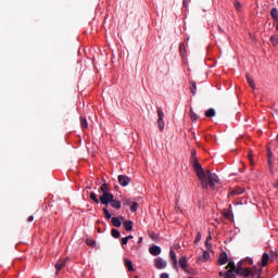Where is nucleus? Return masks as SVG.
Here are the masks:
<instances>
[{
  "instance_id": "obj_15",
  "label": "nucleus",
  "mask_w": 278,
  "mask_h": 278,
  "mask_svg": "<svg viewBox=\"0 0 278 278\" xmlns=\"http://www.w3.org/2000/svg\"><path fill=\"white\" fill-rule=\"evenodd\" d=\"M179 265L184 269L188 268V261L186 260V256H182V257L179 258Z\"/></svg>"
},
{
  "instance_id": "obj_23",
  "label": "nucleus",
  "mask_w": 278,
  "mask_h": 278,
  "mask_svg": "<svg viewBox=\"0 0 278 278\" xmlns=\"http://www.w3.org/2000/svg\"><path fill=\"white\" fill-rule=\"evenodd\" d=\"M225 268H226V270H231L232 273H235V270H236V263L229 262Z\"/></svg>"
},
{
  "instance_id": "obj_53",
  "label": "nucleus",
  "mask_w": 278,
  "mask_h": 278,
  "mask_svg": "<svg viewBox=\"0 0 278 278\" xmlns=\"http://www.w3.org/2000/svg\"><path fill=\"white\" fill-rule=\"evenodd\" d=\"M138 242H142V237L141 238H139V241Z\"/></svg>"
},
{
  "instance_id": "obj_33",
  "label": "nucleus",
  "mask_w": 278,
  "mask_h": 278,
  "mask_svg": "<svg viewBox=\"0 0 278 278\" xmlns=\"http://www.w3.org/2000/svg\"><path fill=\"white\" fill-rule=\"evenodd\" d=\"M235 8L238 12H240V10H242V3H240V1L236 0L235 1Z\"/></svg>"
},
{
  "instance_id": "obj_27",
  "label": "nucleus",
  "mask_w": 278,
  "mask_h": 278,
  "mask_svg": "<svg viewBox=\"0 0 278 278\" xmlns=\"http://www.w3.org/2000/svg\"><path fill=\"white\" fill-rule=\"evenodd\" d=\"M111 233H112V236H113L114 238H116V239L121 238V231H118L116 228H113V229L111 230Z\"/></svg>"
},
{
  "instance_id": "obj_42",
  "label": "nucleus",
  "mask_w": 278,
  "mask_h": 278,
  "mask_svg": "<svg viewBox=\"0 0 278 278\" xmlns=\"http://www.w3.org/2000/svg\"><path fill=\"white\" fill-rule=\"evenodd\" d=\"M27 223H34V216L30 215L28 218H27Z\"/></svg>"
},
{
  "instance_id": "obj_35",
  "label": "nucleus",
  "mask_w": 278,
  "mask_h": 278,
  "mask_svg": "<svg viewBox=\"0 0 278 278\" xmlns=\"http://www.w3.org/2000/svg\"><path fill=\"white\" fill-rule=\"evenodd\" d=\"M242 270H244V268H242V266H238V267H235V273L237 274V275H242Z\"/></svg>"
},
{
  "instance_id": "obj_26",
  "label": "nucleus",
  "mask_w": 278,
  "mask_h": 278,
  "mask_svg": "<svg viewBox=\"0 0 278 278\" xmlns=\"http://www.w3.org/2000/svg\"><path fill=\"white\" fill-rule=\"evenodd\" d=\"M270 42H271L273 47H277L278 46V36L277 35L271 36Z\"/></svg>"
},
{
  "instance_id": "obj_54",
  "label": "nucleus",
  "mask_w": 278,
  "mask_h": 278,
  "mask_svg": "<svg viewBox=\"0 0 278 278\" xmlns=\"http://www.w3.org/2000/svg\"><path fill=\"white\" fill-rule=\"evenodd\" d=\"M198 262H201V257H198Z\"/></svg>"
},
{
  "instance_id": "obj_43",
  "label": "nucleus",
  "mask_w": 278,
  "mask_h": 278,
  "mask_svg": "<svg viewBox=\"0 0 278 278\" xmlns=\"http://www.w3.org/2000/svg\"><path fill=\"white\" fill-rule=\"evenodd\" d=\"M184 8H188V0H184Z\"/></svg>"
},
{
  "instance_id": "obj_48",
  "label": "nucleus",
  "mask_w": 278,
  "mask_h": 278,
  "mask_svg": "<svg viewBox=\"0 0 278 278\" xmlns=\"http://www.w3.org/2000/svg\"><path fill=\"white\" fill-rule=\"evenodd\" d=\"M206 240H207V242H210V240H212V236H208V237L206 238Z\"/></svg>"
},
{
  "instance_id": "obj_1",
  "label": "nucleus",
  "mask_w": 278,
  "mask_h": 278,
  "mask_svg": "<svg viewBox=\"0 0 278 278\" xmlns=\"http://www.w3.org/2000/svg\"><path fill=\"white\" fill-rule=\"evenodd\" d=\"M193 168L197 173L198 178L201 181V186L204 190H207V188H212V190H215L216 184L220 182V179L218 178V175L215 173H212L211 170H205L201 166V163L199 161H194Z\"/></svg>"
},
{
  "instance_id": "obj_19",
  "label": "nucleus",
  "mask_w": 278,
  "mask_h": 278,
  "mask_svg": "<svg viewBox=\"0 0 278 278\" xmlns=\"http://www.w3.org/2000/svg\"><path fill=\"white\" fill-rule=\"evenodd\" d=\"M89 199H91V201H93V203H99L101 201V198H97V193L91 192L89 194Z\"/></svg>"
},
{
  "instance_id": "obj_4",
  "label": "nucleus",
  "mask_w": 278,
  "mask_h": 278,
  "mask_svg": "<svg viewBox=\"0 0 278 278\" xmlns=\"http://www.w3.org/2000/svg\"><path fill=\"white\" fill-rule=\"evenodd\" d=\"M117 181L119 186H123V188L127 187L128 184H131V178L127 175H119L117 177Z\"/></svg>"
},
{
  "instance_id": "obj_14",
  "label": "nucleus",
  "mask_w": 278,
  "mask_h": 278,
  "mask_svg": "<svg viewBox=\"0 0 278 278\" xmlns=\"http://www.w3.org/2000/svg\"><path fill=\"white\" fill-rule=\"evenodd\" d=\"M205 116H206V118H214V116H216V111L214 109H208L205 112Z\"/></svg>"
},
{
  "instance_id": "obj_44",
  "label": "nucleus",
  "mask_w": 278,
  "mask_h": 278,
  "mask_svg": "<svg viewBox=\"0 0 278 278\" xmlns=\"http://www.w3.org/2000/svg\"><path fill=\"white\" fill-rule=\"evenodd\" d=\"M218 275H219V277H224L225 278V271H219Z\"/></svg>"
},
{
  "instance_id": "obj_7",
  "label": "nucleus",
  "mask_w": 278,
  "mask_h": 278,
  "mask_svg": "<svg viewBox=\"0 0 278 278\" xmlns=\"http://www.w3.org/2000/svg\"><path fill=\"white\" fill-rule=\"evenodd\" d=\"M64 266H66V258L59 260L54 265V268L56 270L55 275H59V273L62 270V268H64Z\"/></svg>"
},
{
  "instance_id": "obj_11",
  "label": "nucleus",
  "mask_w": 278,
  "mask_h": 278,
  "mask_svg": "<svg viewBox=\"0 0 278 278\" xmlns=\"http://www.w3.org/2000/svg\"><path fill=\"white\" fill-rule=\"evenodd\" d=\"M169 257L174 264V267L177 268V254H175V250L169 251Z\"/></svg>"
},
{
  "instance_id": "obj_12",
  "label": "nucleus",
  "mask_w": 278,
  "mask_h": 278,
  "mask_svg": "<svg viewBox=\"0 0 278 278\" xmlns=\"http://www.w3.org/2000/svg\"><path fill=\"white\" fill-rule=\"evenodd\" d=\"M124 228L126 231H131L134 229V222L131 220L124 222Z\"/></svg>"
},
{
  "instance_id": "obj_49",
  "label": "nucleus",
  "mask_w": 278,
  "mask_h": 278,
  "mask_svg": "<svg viewBox=\"0 0 278 278\" xmlns=\"http://www.w3.org/2000/svg\"><path fill=\"white\" fill-rule=\"evenodd\" d=\"M276 188H278V179H277V181L275 182V185H274Z\"/></svg>"
},
{
  "instance_id": "obj_32",
  "label": "nucleus",
  "mask_w": 278,
  "mask_h": 278,
  "mask_svg": "<svg viewBox=\"0 0 278 278\" xmlns=\"http://www.w3.org/2000/svg\"><path fill=\"white\" fill-rule=\"evenodd\" d=\"M202 258H203L204 262H208V260H210V252L208 251H204L203 255H202Z\"/></svg>"
},
{
  "instance_id": "obj_22",
  "label": "nucleus",
  "mask_w": 278,
  "mask_h": 278,
  "mask_svg": "<svg viewBox=\"0 0 278 278\" xmlns=\"http://www.w3.org/2000/svg\"><path fill=\"white\" fill-rule=\"evenodd\" d=\"M243 192H244V189H242V188L235 189V190H232V191L228 194V197H233V194H242Z\"/></svg>"
},
{
  "instance_id": "obj_6",
  "label": "nucleus",
  "mask_w": 278,
  "mask_h": 278,
  "mask_svg": "<svg viewBox=\"0 0 278 278\" xmlns=\"http://www.w3.org/2000/svg\"><path fill=\"white\" fill-rule=\"evenodd\" d=\"M227 262H229V256L227 255V252L224 251L219 254L218 264L220 266H225V264H227Z\"/></svg>"
},
{
  "instance_id": "obj_41",
  "label": "nucleus",
  "mask_w": 278,
  "mask_h": 278,
  "mask_svg": "<svg viewBox=\"0 0 278 278\" xmlns=\"http://www.w3.org/2000/svg\"><path fill=\"white\" fill-rule=\"evenodd\" d=\"M160 278H170L167 273H163L160 275Z\"/></svg>"
},
{
  "instance_id": "obj_8",
  "label": "nucleus",
  "mask_w": 278,
  "mask_h": 278,
  "mask_svg": "<svg viewBox=\"0 0 278 278\" xmlns=\"http://www.w3.org/2000/svg\"><path fill=\"white\" fill-rule=\"evenodd\" d=\"M149 253H151L154 257H157V255L162 253V248L159 245H152L149 248Z\"/></svg>"
},
{
  "instance_id": "obj_28",
  "label": "nucleus",
  "mask_w": 278,
  "mask_h": 278,
  "mask_svg": "<svg viewBox=\"0 0 278 278\" xmlns=\"http://www.w3.org/2000/svg\"><path fill=\"white\" fill-rule=\"evenodd\" d=\"M241 275L243 277H251V269L250 268H243L241 271Z\"/></svg>"
},
{
  "instance_id": "obj_39",
  "label": "nucleus",
  "mask_w": 278,
  "mask_h": 278,
  "mask_svg": "<svg viewBox=\"0 0 278 278\" xmlns=\"http://www.w3.org/2000/svg\"><path fill=\"white\" fill-rule=\"evenodd\" d=\"M205 247H206L207 251L212 250V244L207 240L205 241Z\"/></svg>"
},
{
  "instance_id": "obj_45",
  "label": "nucleus",
  "mask_w": 278,
  "mask_h": 278,
  "mask_svg": "<svg viewBox=\"0 0 278 278\" xmlns=\"http://www.w3.org/2000/svg\"><path fill=\"white\" fill-rule=\"evenodd\" d=\"M126 238H128V240H132V239H134V236L129 235V236L126 237Z\"/></svg>"
},
{
  "instance_id": "obj_10",
  "label": "nucleus",
  "mask_w": 278,
  "mask_h": 278,
  "mask_svg": "<svg viewBox=\"0 0 278 278\" xmlns=\"http://www.w3.org/2000/svg\"><path fill=\"white\" fill-rule=\"evenodd\" d=\"M124 262H125V266L129 270V273H134L135 269H134V263L131 262V260L125 258Z\"/></svg>"
},
{
  "instance_id": "obj_40",
  "label": "nucleus",
  "mask_w": 278,
  "mask_h": 278,
  "mask_svg": "<svg viewBox=\"0 0 278 278\" xmlns=\"http://www.w3.org/2000/svg\"><path fill=\"white\" fill-rule=\"evenodd\" d=\"M267 157L273 159V151L269 148L267 149Z\"/></svg>"
},
{
  "instance_id": "obj_31",
  "label": "nucleus",
  "mask_w": 278,
  "mask_h": 278,
  "mask_svg": "<svg viewBox=\"0 0 278 278\" xmlns=\"http://www.w3.org/2000/svg\"><path fill=\"white\" fill-rule=\"evenodd\" d=\"M86 244L88 247H97V241L92 240V239H87L86 240Z\"/></svg>"
},
{
  "instance_id": "obj_20",
  "label": "nucleus",
  "mask_w": 278,
  "mask_h": 278,
  "mask_svg": "<svg viewBox=\"0 0 278 278\" xmlns=\"http://www.w3.org/2000/svg\"><path fill=\"white\" fill-rule=\"evenodd\" d=\"M190 92L194 96L197 94V83L190 81Z\"/></svg>"
},
{
  "instance_id": "obj_38",
  "label": "nucleus",
  "mask_w": 278,
  "mask_h": 278,
  "mask_svg": "<svg viewBox=\"0 0 278 278\" xmlns=\"http://www.w3.org/2000/svg\"><path fill=\"white\" fill-rule=\"evenodd\" d=\"M129 242V238H122V245L125 247V244H127Z\"/></svg>"
},
{
  "instance_id": "obj_13",
  "label": "nucleus",
  "mask_w": 278,
  "mask_h": 278,
  "mask_svg": "<svg viewBox=\"0 0 278 278\" xmlns=\"http://www.w3.org/2000/svg\"><path fill=\"white\" fill-rule=\"evenodd\" d=\"M111 223L113 227H121V225H123V223L121 222V218L118 217H112Z\"/></svg>"
},
{
  "instance_id": "obj_52",
  "label": "nucleus",
  "mask_w": 278,
  "mask_h": 278,
  "mask_svg": "<svg viewBox=\"0 0 278 278\" xmlns=\"http://www.w3.org/2000/svg\"><path fill=\"white\" fill-rule=\"evenodd\" d=\"M98 233H101V228H98Z\"/></svg>"
},
{
  "instance_id": "obj_25",
  "label": "nucleus",
  "mask_w": 278,
  "mask_h": 278,
  "mask_svg": "<svg viewBox=\"0 0 278 278\" xmlns=\"http://www.w3.org/2000/svg\"><path fill=\"white\" fill-rule=\"evenodd\" d=\"M251 277H256L260 278L262 277V269H260L258 271L256 269H254L253 271H251Z\"/></svg>"
},
{
  "instance_id": "obj_2",
  "label": "nucleus",
  "mask_w": 278,
  "mask_h": 278,
  "mask_svg": "<svg viewBox=\"0 0 278 278\" xmlns=\"http://www.w3.org/2000/svg\"><path fill=\"white\" fill-rule=\"evenodd\" d=\"M100 191L102 192V194L100 195V203H102V205H105V207H108V205L111 204L114 210H121L123 205L121 201L114 199V194L110 190V185L104 182L100 187Z\"/></svg>"
},
{
  "instance_id": "obj_50",
  "label": "nucleus",
  "mask_w": 278,
  "mask_h": 278,
  "mask_svg": "<svg viewBox=\"0 0 278 278\" xmlns=\"http://www.w3.org/2000/svg\"><path fill=\"white\" fill-rule=\"evenodd\" d=\"M218 30L223 34V28L218 27Z\"/></svg>"
},
{
  "instance_id": "obj_18",
  "label": "nucleus",
  "mask_w": 278,
  "mask_h": 278,
  "mask_svg": "<svg viewBox=\"0 0 278 278\" xmlns=\"http://www.w3.org/2000/svg\"><path fill=\"white\" fill-rule=\"evenodd\" d=\"M270 16H271V18H274V21L278 22V10H277V8L271 9Z\"/></svg>"
},
{
  "instance_id": "obj_30",
  "label": "nucleus",
  "mask_w": 278,
  "mask_h": 278,
  "mask_svg": "<svg viewBox=\"0 0 278 278\" xmlns=\"http://www.w3.org/2000/svg\"><path fill=\"white\" fill-rule=\"evenodd\" d=\"M224 216L225 218H228V220H231V218H233V213H231V211H225Z\"/></svg>"
},
{
  "instance_id": "obj_3",
  "label": "nucleus",
  "mask_w": 278,
  "mask_h": 278,
  "mask_svg": "<svg viewBox=\"0 0 278 278\" xmlns=\"http://www.w3.org/2000/svg\"><path fill=\"white\" fill-rule=\"evenodd\" d=\"M157 125L160 128V131H164L165 123H164V111L162 109H157Z\"/></svg>"
},
{
  "instance_id": "obj_29",
  "label": "nucleus",
  "mask_w": 278,
  "mask_h": 278,
  "mask_svg": "<svg viewBox=\"0 0 278 278\" xmlns=\"http://www.w3.org/2000/svg\"><path fill=\"white\" fill-rule=\"evenodd\" d=\"M103 214L105 216V218H108V220H110V218H112V214L110 213V211L108 210V206H105L103 208Z\"/></svg>"
},
{
  "instance_id": "obj_37",
  "label": "nucleus",
  "mask_w": 278,
  "mask_h": 278,
  "mask_svg": "<svg viewBox=\"0 0 278 278\" xmlns=\"http://www.w3.org/2000/svg\"><path fill=\"white\" fill-rule=\"evenodd\" d=\"M179 50L180 53L184 55V53H186V46L184 43H180Z\"/></svg>"
},
{
  "instance_id": "obj_16",
  "label": "nucleus",
  "mask_w": 278,
  "mask_h": 278,
  "mask_svg": "<svg viewBox=\"0 0 278 278\" xmlns=\"http://www.w3.org/2000/svg\"><path fill=\"white\" fill-rule=\"evenodd\" d=\"M247 81H248L250 88H252L253 90H255V81L252 79L251 76H249V74H247Z\"/></svg>"
},
{
  "instance_id": "obj_24",
  "label": "nucleus",
  "mask_w": 278,
  "mask_h": 278,
  "mask_svg": "<svg viewBox=\"0 0 278 278\" xmlns=\"http://www.w3.org/2000/svg\"><path fill=\"white\" fill-rule=\"evenodd\" d=\"M235 271H231L229 269H226L225 271V277L224 278H236V274H233Z\"/></svg>"
},
{
  "instance_id": "obj_21",
  "label": "nucleus",
  "mask_w": 278,
  "mask_h": 278,
  "mask_svg": "<svg viewBox=\"0 0 278 278\" xmlns=\"http://www.w3.org/2000/svg\"><path fill=\"white\" fill-rule=\"evenodd\" d=\"M190 118H191L192 123L199 121V115H197V113H194V111L192 109H190Z\"/></svg>"
},
{
  "instance_id": "obj_17",
  "label": "nucleus",
  "mask_w": 278,
  "mask_h": 278,
  "mask_svg": "<svg viewBox=\"0 0 278 278\" xmlns=\"http://www.w3.org/2000/svg\"><path fill=\"white\" fill-rule=\"evenodd\" d=\"M80 126L81 129H88V119H86L84 116L80 117Z\"/></svg>"
},
{
  "instance_id": "obj_36",
  "label": "nucleus",
  "mask_w": 278,
  "mask_h": 278,
  "mask_svg": "<svg viewBox=\"0 0 278 278\" xmlns=\"http://www.w3.org/2000/svg\"><path fill=\"white\" fill-rule=\"evenodd\" d=\"M199 242H201V235H200V232H198V235L195 236L194 244H199Z\"/></svg>"
},
{
  "instance_id": "obj_46",
  "label": "nucleus",
  "mask_w": 278,
  "mask_h": 278,
  "mask_svg": "<svg viewBox=\"0 0 278 278\" xmlns=\"http://www.w3.org/2000/svg\"><path fill=\"white\" fill-rule=\"evenodd\" d=\"M273 159H268V164H269V166L273 164V161H271Z\"/></svg>"
},
{
  "instance_id": "obj_51",
  "label": "nucleus",
  "mask_w": 278,
  "mask_h": 278,
  "mask_svg": "<svg viewBox=\"0 0 278 278\" xmlns=\"http://www.w3.org/2000/svg\"><path fill=\"white\" fill-rule=\"evenodd\" d=\"M192 155H197V151H192Z\"/></svg>"
},
{
  "instance_id": "obj_55",
  "label": "nucleus",
  "mask_w": 278,
  "mask_h": 278,
  "mask_svg": "<svg viewBox=\"0 0 278 278\" xmlns=\"http://www.w3.org/2000/svg\"><path fill=\"white\" fill-rule=\"evenodd\" d=\"M135 278H138V276H136Z\"/></svg>"
},
{
  "instance_id": "obj_9",
  "label": "nucleus",
  "mask_w": 278,
  "mask_h": 278,
  "mask_svg": "<svg viewBox=\"0 0 278 278\" xmlns=\"http://www.w3.org/2000/svg\"><path fill=\"white\" fill-rule=\"evenodd\" d=\"M270 260V255L268 253H264L261 258V266L264 268L268 266V262Z\"/></svg>"
},
{
  "instance_id": "obj_47",
  "label": "nucleus",
  "mask_w": 278,
  "mask_h": 278,
  "mask_svg": "<svg viewBox=\"0 0 278 278\" xmlns=\"http://www.w3.org/2000/svg\"><path fill=\"white\" fill-rule=\"evenodd\" d=\"M204 138H205V140H210V138H212V136H205Z\"/></svg>"
},
{
  "instance_id": "obj_34",
  "label": "nucleus",
  "mask_w": 278,
  "mask_h": 278,
  "mask_svg": "<svg viewBox=\"0 0 278 278\" xmlns=\"http://www.w3.org/2000/svg\"><path fill=\"white\" fill-rule=\"evenodd\" d=\"M138 211V202H132L131 206H130V212H137Z\"/></svg>"
},
{
  "instance_id": "obj_5",
  "label": "nucleus",
  "mask_w": 278,
  "mask_h": 278,
  "mask_svg": "<svg viewBox=\"0 0 278 278\" xmlns=\"http://www.w3.org/2000/svg\"><path fill=\"white\" fill-rule=\"evenodd\" d=\"M154 264L155 268H157L159 270H164V268H166V262H164L162 257H156L154 260Z\"/></svg>"
}]
</instances>
